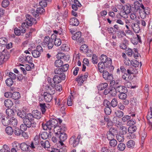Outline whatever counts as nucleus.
Instances as JSON below:
<instances>
[{
    "mask_svg": "<svg viewBox=\"0 0 152 152\" xmlns=\"http://www.w3.org/2000/svg\"><path fill=\"white\" fill-rule=\"evenodd\" d=\"M117 101L116 99L115 98L113 99L111 102V106L113 107H116L117 105Z\"/></svg>",
    "mask_w": 152,
    "mask_h": 152,
    "instance_id": "13d9d810",
    "label": "nucleus"
},
{
    "mask_svg": "<svg viewBox=\"0 0 152 152\" xmlns=\"http://www.w3.org/2000/svg\"><path fill=\"white\" fill-rule=\"evenodd\" d=\"M88 50L87 46L86 44H84L81 46L80 47V50L82 51L85 52L87 51Z\"/></svg>",
    "mask_w": 152,
    "mask_h": 152,
    "instance_id": "09e8293b",
    "label": "nucleus"
},
{
    "mask_svg": "<svg viewBox=\"0 0 152 152\" xmlns=\"http://www.w3.org/2000/svg\"><path fill=\"white\" fill-rule=\"evenodd\" d=\"M40 139V137L39 135H36L35 137L34 140L32 141L34 142L35 145H38Z\"/></svg>",
    "mask_w": 152,
    "mask_h": 152,
    "instance_id": "8fccbe9b",
    "label": "nucleus"
},
{
    "mask_svg": "<svg viewBox=\"0 0 152 152\" xmlns=\"http://www.w3.org/2000/svg\"><path fill=\"white\" fill-rule=\"evenodd\" d=\"M65 74L60 75H55L53 79V84L55 85L56 84L60 83L62 80H64L65 79Z\"/></svg>",
    "mask_w": 152,
    "mask_h": 152,
    "instance_id": "6e6552de",
    "label": "nucleus"
},
{
    "mask_svg": "<svg viewBox=\"0 0 152 152\" xmlns=\"http://www.w3.org/2000/svg\"><path fill=\"white\" fill-rule=\"evenodd\" d=\"M118 97L121 99H125L127 97V95L124 92L120 93L118 94Z\"/></svg>",
    "mask_w": 152,
    "mask_h": 152,
    "instance_id": "6e6d98bb",
    "label": "nucleus"
},
{
    "mask_svg": "<svg viewBox=\"0 0 152 152\" xmlns=\"http://www.w3.org/2000/svg\"><path fill=\"white\" fill-rule=\"evenodd\" d=\"M54 65L57 67H60L62 66L63 64V61L60 59L56 60L54 63Z\"/></svg>",
    "mask_w": 152,
    "mask_h": 152,
    "instance_id": "c85d7f7f",
    "label": "nucleus"
},
{
    "mask_svg": "<svg viewBox=\"0 0 152 152\" xmlns=\"http://www.w3.org/2000/svg\"><path fill=\"white\" fill-rule=\"evenodd\" d=\"M33 120L34 118H32L31 114L28 113L27 114L26 117L23 119V122L28 126V128H30L31 126L32 121Z\"/></svg>",
    "mask_w": 152,
    "mask_h": 152,
    "instance_id": "39448f33",
    "label": "nucleus"
},
{
    "mask_svg": "<svg viewBox=\"0 0 152 152\" xmlns=\"http://www.w3.org/2000/svg\"><path fill=\"white\" fill-rule=\"evenodd\" d=\"M69 22L71 25L74 26H77L79 23L78 20L75 18H71Z\"/></svg>",
    "mask_w": 152,
    "mask_h": 152,
    "instance_id": "b1692460",
    "label": "nucleus"
},
{
    "mask_svg": "<svg viewBox=\"0 0 152 152\" xmlns=\"http://www.w3.org/2000/svg\"><path fill=\"white\" fill-rule=\"evenodd\" d=\"M135 142L133 140H130L127 142L126 145L129 148H133Z\"/></svg>",
    "mask_w": 152,
    "mask_h": 152,
    "instance_id": "e433bc0d",
    "label": "nucleus"
},
{
    "mask_svg": "<svg viewBox=\"0 0 152 152\" xmlns=\"http://www.w3.org/2000/svg\"><path fill=\"white\" fill-rule=\"evenodd\" d=\"M6 133L9 135H12L14 131L12 128L10 126L7 127L5 129Z\"/></svg>",
    "mask_w": 152,
    "mask_h": 152,
    "instance_id": "473e14b6",
    "label": "nucleus"
},
{
    "mask_svg": "<svg viewBox=\"0 0 152 152\" xmlns=\"http://www.w3.org/2000/svg\"><path fill=\"white\" fill-rule=\"evenodd\" d=\"M109 140V145L111 147H114L116 145L117 141L113 139Z\"/></svg>",
    "mask_w": 152,
    "mask_h": 152,
    "instance_id": "79ce46f5",
    "label": "nucleus"
},
{
    "mask_svg": "<svg viewBox=\"0 0 152 152\" xmlns=\"http://www.w3.org/2000/svg\"><path fill=\"white\" fill-rule=\"evenodd\" d=\"M73 99V96H69L67 99V104L68 106H71L72 104V101Z\"/></svg>",
    "mask_w": 152,
    "mask_h": 152,
    "instance_id": "a18cd8bd",
    "label": "nucleus"
},
{
    "mask_svg": "<svg viewBox=\"0 0 152 152\" xmlns=\"http://www.w3.org/2000/svg\"><path fill=\"white\" fill-rule=\"evenodd\" d=\"M20 97V93L17 92H14L12 94V98L16 100L19 99Z\"/></svg>",
    "mask_w": 152,
    "mask_h": 152,
    "instance_id": "c9c22d12",
    "label": "nucleus"
},
{
    "mask_svg": "<svg viewBox=\"0 0 152 152\" xmlns=\"http://www.w3.org/2000/svg\"><path fill=\"white\" fill-rule=\"evenodd\" d=\"M125 145L123 143H119L118 146V149L121 151H123L125 149Z\"/></svg>",
    "mask_w": 152,
    "mask_h": 152,
    "instance_id": "ea45409f",
    "label": "nucleus"
},
{
    "mask_svg": "<svg viewBox=\"0 0 152 152\" xmlns=\"http://www.w3.org/2000/svg\"><path fill=\"white\" fill-rule=\"evenodd\" d=\"M6 114L8 116L11 117L14 115L15 113L14 110L11 109H8L6 110Z\"/></svg>",
    "mask_w": 152,
    "mask_h": 152,
    "instance_id": "58836bf2",
    "label": "nucleus"
},
{
    "mask_svg": "<svg viewBox=\"0 0 152 152\" xmlns=\"http://www.w3.org/2000/svg\"><path fill=\"white\" fill-rule=\"evenodd\" d=\"M79 142L76 139L75 136H72L69 139V143L72 145L74 147H76L78 144Z\"/></svg>",
    "mask_w": 152,
    "mask_h": 152,
    "instance_id": "f8f14e48",
    "label": "nucleus"
},
{
    "mask_svg": "<svg viewBox=\"0 0 152 152\" xmlns=\"http://www.w3.org/2000/svg\"><path fill=\"white\" fill-rule=\"evenodd\" d=\"M52 95L49 94L47 92H44L43 96L45 101L46 102H50L53 99Z\"/></svg>",
    "mask_w": 152,
    "mask_h": 152,
    "instance_id": "a211bd4d",
    "label": "nucleus"
},
{
    "mask_svg": "<svg viewBox=\"0 0 152 152\" xmlns=\"http://www.w3.org/2000/svg\"><path fill=\"white\" fill-rule=\"evenodd\" d=\"M62 123V120L60 119H56L52 118L45 124H42V127L44 130H50L54 132L60 130V128L62 127L60 125Z\"/></svg>",
    "mask_w": 152,
    "mask_h": 152,
    "instance_id": "f257e3e1",
    "label": "nucleus"
},
{
    "mask_svg": "<svg viewBox=\"0 0 152 152\" xmlns=\"http://www.w3.org/2000/svg\"><path fill=\"white\" fill-rule=\"evenodd\" d=\"M6 83L7 86H11L13 83V80L10 78L7 79L5 81Z\"/></svg>",
    "mask_w": 152,
    "mask_h": 152,
    "instance_id": "37998d69",
    "label": "nucleus"
},
{
    "mask_svg": "<svg viewBox=\"0 0 152 152\" xmlns=\"http://www.w3.org/2000/svg\"><path fill=\"white\" fill-rule=\"evenodd\" d=\"M137 129V127L135 126H131L129 127L128 132L133 133L135 132Z\"/></svg>",
    "mask_w": 152,
    "mask_h": 152,
    "instance_id": "5fc2aeb1",
    "label": "nucleus"
},
{
    "mask_svg": "<svg viewBox=\"0 0 152 152\" xmlns=\"http://www.w3.org/2000/svg\"><path fill=\"white\" fill-rule=\"evenodd\" d=\"M102 73L103 77L105 80L110 81L113 79V77L112 75L109 73L107 71L105 70Z\"/></svg>",
    "mask_w": 152,
    "mask_h": 152,
    "instance_id": "9b49d317",
    "label": "nucleus"
},
{
    "mask_svg": "<svg viewBox=\"0 0 152 152\" xmlns=\"http://www.w3.org/2000/svg\"><path fill=\"white\" fill-rule=\"evenodd\" d=\"M131 5L129 4H127L124 6L123 11L129 14L131 10Z\"/></svg>",
    "mask_w": 152,
    "mask_h": 152,
    "instance_id": "393cba45",
    "label": "nucleus"
},
{
    "mask_svg": "<svg viewBox=\"0 0 152 152\" xmlns=\"http://www.w3.org/2000/svg\"><path fill=\"white\" fill-rule=\"evenodd\" d=\"M10 124L14 127L16 126L18 124L17 119L14 117L10 119Z\"/></svg>",
    "mask_w": 152,
    "mask_h": 152,
    "instance_id": "7c9ffc66",
    "label": "nucleus"
},
{
    "mask_svg": "<svg viewBox=\"0 0 152 152\" xmlns=\"http://www.w3.org/2000/svg\"><path fill=\"white\" fill-rule=\"evenodd\" d=\"M131 27L134 31L136 33H138L140 31V29L139 25L136 24L135 23L132 24Z\"/></svg>",
    "mask_w": 152,
    "mask_h": 152,
    "instance_id": "4be33fe9",
    "label": "nucleus"
},
{
    "mask_svg": "<svg viewBox=\"0 0 152 152\" xmlns=\"http://www.w3.org/2000/svg\"><path fill=\"white\" fill-rule=\"evenodd\" d=\"M115 114L116 116L118 118L121 117L124 115V113L120 110L116 111L115 113Z\"/></svg>",
    "mask_w": 152,
    "mask_h": 152,
    "instance_id": "3c124183",
    "label": "nucleus"
},
{
    "mask_svg": "<svg viewBox=\"0 0 152 152\" xmlns=\"http://www.w3.org/2000/svg\"><path fill=\"white\" fill-rule=\"evenodd\" d=\"M52 132L49 130V133L44 132H42L41 134V137L44 140H45L48 138H50L51 137V132Z\"/></svg>",
    "mask_w": 152,
    "mask_h": 152,
    "instance_id": "6ab92c4d",
    "label": "nucleus"
},
{
    "mask_svg": "<svg viewBox=\"0 0 152 152\" xmlns=\"http://www.w3.org/2000/svg\"><path fill=\"white\" fill-rule=\"evenodd\" d=\"M70 56L68 55H64L62 56L61 58L65 61H67L70 58Z\"/></svg>",
    "mask_w": 152,
    "mask_h": 152,
    "instance_id": "338daca9",
    "label": "nucleus"
},
{
    "mask_svg": "<svg viewBox=\"0 0 152 152\" xmlns=\"http://www.w3.org/2000/svg\"><path fill=\"white\" fill-rule=\"evenodd\" d=\"M47 106L45 103H40L39 106L40 107V109L42 112V113H44L46 110V108H49L50 105L49 104H47Z\"/></svg>",
    "mask_w": 152,
    "mask_h": 152,
    "instance_id": "412c9836",
    "label": "nucleus"
},
{
    "mask_svg": "<svg viewBox=\"0 0 152 152\" xmlns=\"http://www.w3.org/2000/svg\"><path fill=\"white\" fill-rule=\"evenodd\" d=\"M28 126L25 124H21L20 126V130L22 132H24L27 129V127H28Z\"/></svg>",
    "mask_w": 152,
    "mask_h": 152,
    "instance_id": "4d7b16f0",
    "label": "nucleus"
},
{
    "mask_svg": "<svg viewBox=\"0 0 152 152\" xmlns=\"http://www.w3.org/2000/svg\"><path fill=\"white\" fill-rule=\"evenodd\" d=\"M26 58H25L26 59V62H27L29 63H31L32 61L31 59L32 57L29 55H25Z\"/></svg>",
    "mask_w": 152,
    "mask_h": 152,
    "instance_id": "bf43d9fd",
    "label": "nucleus"
},
{
    "mask_svg": "<svg viewBox=\"0 0 152 152\" xmlns=\"http://www.w3.org/2000/svg\"><path fill=\"white\" fill-rule=\"evenodd\" d=\"M126 137L128 139H134L135 138L136 136L133 133L129 132V133L128 134Z\"/></svg>",
    "mask_w": 152,
    "mask_h": 152,
    "instance_id": "c03bdc74",
    "label": "nucleus"
},
{
    "mask_svg": "<svg viewBox=\"0 0 152 152\" xmlns=\"http://www.w3.org/2000/svg\"><path fill=\"white\" fill-rule=\"evenodd\" d=\"M116 130L113 128H111L107 134V138L109 140L114 139V133Z\"/></svg>",
    "mask_w": 152,
    "mask_h": 152,
    "instance_id": "9d476101",
    "label": "nucleus"
},
{
    "mask_svg": "<svg viewBox=\"0 0 152 152\" xmlns=\"http://www.w3.org/2000/svg\"><path fill=\"white\" fill-rule=\"evenodd\" d=\"M18 115L21 118L24 119L26 116V112L23 110H19L17 113Z\"/></svg>",
    "mask_w": 152,
    "mask_h": 152,
    "instance_id": "2f4dec72",
    "label": "nucleus"
},
{
    "mask_svg": "<svg viewBox=\"0 0 152 152\" xmlns=\"http://www.w3.org/2000/svg\"><path fill=\"white\" fill-rule=\"evenodd\" d=\"M31 115L32 116V118H34L37 119H40L42 116L40 112L37 110H34Z\"/></svg>",
    "mask_w": 152,
    "mask_h": 152,
    "instance_id": "dca6fc26",
    "label": "nucleus"
},
{
    "mask_svg": "<svg viewBox=\"0 0 152 152\" xmlns=\"http://www.w3.org/2000/svg\"><path fill=\"white\" fill-rule=\"evenodd\" d=\"M61 48V50L63 51H68L69 50L68 46L66 44L62 45Z\"/></svg>",
    "mask_w": 152,
    "mask_h": 152,
    "instance_id": "e2e57ef3",
    "label": "nucleus"
},
{
    "mask_svg": "<svg viewBox=\"0 0 152 152\" xmlns=\"http://www.w3.org/2000/svg\"><path fill=\"white\" fill-rule=\"evenodd\" d=\"M10 58V54L7 50L4 49L2 53L0 52V65L6 61Z\"/></svg>",
    "mask_w": 152,
    "mask_h": 152,
    "instance_id": "7ed1b4c3",
    "label": "nucleus"
},
{
    "mask_svg": "<svg viewBox=\"0 0 152 152\" xmlns=\"http://www.w3.org/2000/svg\"><path fill=\"white\" fill-rule=\"evenodd\" d=\"M92 62L94 64H96L98 62V60L97 56L94 54H93L92 58Z\"/></svg>",
    "mask_w": 152,
    "mask_h": 152,
    "instance_id": "864d4df0",
    "label": "nucleus"
},
{
    "mask_svg": "<svg viewBox=\"0 0 152 152\" xmlns=\"http://www.w3.org/2000/svg\"><path fill=\"white\" fill-rule=\"evenodd\" d=\"M9 4V1L8 0H4L2 3V5L3 7H6Z\"/></svg>",
    "mask_w": 152,
    "mask_h": 152,
    "instance_id": "680f3d73",
    "label": "nucleus"
},
{
    "mask_svg": "<svg viewBox=\"0 0 152 152\" xmlns=\"http://www.w3.org/2000/svg\"><path fill=\"white\" fill-rule=\"evenodd\" d=\"M29 64H26L25 66L23 65H22L24 67H20V69L21 70V72L23 73L24 75H26L27 74L26 71V70L29 71L31 70V68L34 67V64L33 63H29Z\"/></svg>",
    "mask_w": 152,
    "mask_h": 152,
    "instance_id": "0eeeda50",
    "label": "nucleus"
},
{
    "mask_svg": "<svg viewBox=\"0 0 152 152\" xmlns=\"http://www.w3.org/2000/svg\"><path fill=\"white\" fill-rule=\"evenodd\" d=\"M109 58L106 55L102 54L100 57L99 59L101 61V62L104 63Z\"/></svg>",
    "mask_w": 152,
    "mask_h": 152,
    "instance_id": "de8ad7c7",
    "label": "nucleus"
},
{
    "mask_svg": "<svg viewBox=\"0 0 152 152\" xmlns=\"http://www.w3.org/2000/svg\"><path fill=\"white\" fill-rule=\"evenodd\" d=\"M54 35L53 34L50 38L48 36L45 37L44 39L43 43L45 45L47 46L49 49L52 48L53 46V39Z\"/></svg>",
    "mask_w": 152,
    "mask_h": 152,
    "instance_id": "f03ea898",
    "label": "nucleus"
},
{
    "mask_svg": "<svg viewBox=\"0 0 152 152\" xmlns=\"http://www.w3.org/2000/svg\"><path fill=\"white\" fill-rule=\"evenodd\" d=\"M7 149V145H4L3 146V148L0 150V152H8Z\"/></svg>",
    "mask_w": 152,
    "mask_h": 152,
    "instance_id": "774afa93",
    "label": "nucleus"
},
{
    "mask_svg": "<svg viewBox=\"0 0 152 152\" xmlns=\"http://www.w3.org/2000/svg\"><path fill=\"white\" fill-rule=\"evenodd\" d=\"M112 60L110 58H109L108 59H107V60H106L103 63L105 66L106 68H111L112 69H113L114 67L113 66H112Z\"/></svg>",
    "mask_w": 152,
    "mask_h": 152,
    "instance_id": "f3484780",
    "label": "nucleus"
},
{
    "mask_svg": "<svg viewBox=\"0 0 152 152\" xmlns=\"http://www.w3.org/2000/svg\"><path fill=\"white\" fill-rule=\"evenodd\" d=\"M43 51L42 47L40 45L37 46L36 49L33 50L31 52L33 56L35 58L39 57L41 53Z\"/></svg>",
    "mask_w": 152,
    "mask_h": 152,
    "instance_id": "423d86ee",
    "label": "nucleus"
},
{
    "mask_svg": "<svg viewBox=\"0 0 152 152\" xmlns=\"http://www.w3.org/2000/svg\"><path fill=\"white\" fill-rule=\"evenodd\" d=\"M4 104L6 107H10L13 105V103L11 100L7 99L4 101Z\"/></svg>",
    "mask_w": 152,
    "mask_h": 152,
    "instance_id": "c756f323",
    "label": "nucleus"
},
{
    "mask_svg": "<svg viewBox=\"0 0 152 152\" xmlns=\"http://www.w3.org/2000/svg\"><path fill=\"white\" fill-rule=\"evenodd\" d=\"M117 93V91L115 88H112L110 90L109 94L112 96H115Z\"/></svg>",
    "mask_w": 152,
    "mask_h": 152,
    "instance_id": "49530a36",
    "label": "nucleus"
},
{
    "mask_svg": "<svg viewBox=\"0 0 152 152\" xmlns=\"http://www.w3.org/2000/svg\"><path fill=\"white\" fill-rule=\"evenodd\" d=\"M40 144L41 146L45 148H49L50 147L49 142L47 140L45 141H41L40 142Z\"/></svg>",
    "mask_w": 152,
    "mask_h": 152,
    "instance_id": "5701e85b",
    "label": "nucleus"
},
{
    "mask_svg": "<svg viewBox=\"0 0 152 152\" xmlns=\"http://www.w3.org/2000/svg\"><path fill=\"white\" fill-rule=\"evenodd\" d=\"M66 130V128L62 126V127L60 128V130H58L55 132L56 135L60 134L59 136V138L60 140L61 141H64L67 138V136L66 134L64 132Z\"/></svg>",
    "mask_w": 152,
    "mask_h": 152,
    "instance_id": "20e7f679",
    "label": "nucleus"
},
{
    "mask_svg": "<svg viewBox=\"0 0 152 152\" xmlns=\"http://www.w3.org/2000/svg\"><path fill=\"white\" fill-rule=\"evenodd\" d=\"M81 32L79 31L75 34L72 36V38L73 39L76 40L78 42L80 43L83 40V39L81 38Z\"/></svg>",
    "mask_w": 152,
    "mask_h": 152,
    "instance_id": "1a4fd4ad",
    "label": "nucleus"
},
{
    "mask_svg": "<svg viewBox=\"0 0 152 152\" xmlns=\"http://www.w3.org/2000/svg\"><path fill=\"white\" fill-rule=\"evenodd\" d=\"M7 39L5 37L0 38V44L3 45H6L7 42Z\"/></svg>",
    "mask_w": 152,
    "mask_h": 152,
    "instance_id": "0e129e2a",
    "label": "nucleus"
},
{
    "mask_svg": "<svg viewBox=\"0 0 152 152\" xmlns=\"http://www.w3.org/2000/svg\"><path fill=\"white\" fill-rule=\"evenodd\" d=\"M28 144L25 143H23L20 144V147L22 151H26L28 150L29 148V146Z\"/></svg>",
    "mask_w": 152,
    "mask_h": 152,
    "instance_id": "cd10ccee",
    "label": "nucleus"
},
{
    "mask_svg": "<svg viewBox=\"0 0 152 152\" xmlns=\"http://www.w3.org/2000/svg\"><path fill=\"white\" fill-rule=\"evenodd\" d=\"M1 122L3 125L5 126L10 125V119H9L7 117L5 118L2 117L1 119Z\"/></svg>",
    "mask_w": 152,
    "mask_h": 152,
    "instance_id": "a878e982",
    "label": "nucleus"
},
{
    "mask_svg": "<svg viewBox=\"0 0 152 152\" xmlns=\"http://www.w3.org/2000/svg\"><path fill=\"white\" fill-rule=\"evenodd\" d=\"M128 14H129V13H127L125 11H123V12H122L120 14V15L121 17L126 19L128 18Z\"/></svg>",
    "mask_w": 152,
    "mask_h": 152,
    "instance_id": "69168bd1",
    "label": "nucleus"
},
{
    "mask_svg": "<svg viewBox=\"0 0 152 152\" xmlns=\"http://www.w3.org/2000/svg\"><path fill=\"white\" fill-rule=\"evenodd\" d=\"M104 121L107 122V126H111L113 125V123L109 118V116H104Z\"/></svg>",
    "mask_w": 152,
    "mask_h": 152,
    "instance_id": "72a5a7b5",
    "label": "nucleus"
},
{
    "mask_svg": "<svg viewBox=\"0 0 152 152\" xmlns=\"http://www.w3.org/2000/svg\"><path fill=\"white\" fill-rule=\"evenodd\" d=\"M116 89L117 92H119L120 93L126 92V88L123 86H116Z\"/></svg>",
    "mask_w": 152,
    "mask_h": 152,
    "instance_id": "aec40b11",
    "label": "nucleus"
},
{
    "mask_svg": "<svg viewBox=\"0 0 152 152\" xmlns=\"http://www.w3.org/2000/svg\"><path fill=\"white\" fill-rule=\"evenodd\" d=\"M25 22L27 23V26H31L33 23H36L35 20L28 15H27L26 18L25 20Z\"/></svg>",
    "mask_w": 152,
    "mask_h": 152,
    "instance_id": "ddd939ff",
    "label": "nucleus"
},
{
    "mask_svg": "<svg viewBox=\"0 0 152 152\" xmlns=\"http://www.w3.org/2000/svg\"><path fill=\"white\" fill-rule=\"evenodd\" d=\"M98 70L100 73H102L105 71L104 70L105 66L103 63L99 62L98 64Z\"/></svg>",
    "mask_w": 152,
    "mask_h": 152,
    "instance_id": "bb28decb",
    "label": "nucleus"
},
{
    "mask_svg": "<svg viewBox=\"0 0 152 152\" xmlns=\"http://www.w3.org/2000/svg\"><path fill=\"white\" fill-rule=\"evenodd\" d=\"M88 75V73L86 72L85 73V75H81L80 76H78L76 79V81H80L81 82L83 83L84 81L86 80Z\"/></svg>",
    "mask_w": 152,
    "mask_h": 152,
    "instance_id": "2eb2a0df",
    "label": "nucleus"
},
{
    "mask_svg": "<svg viewBox=\"0 0 152 152\" xmlns=\"http://www.w3.org/2000/svg\"><path fill=\"white\" fill-rule=\"evenodd\" d=\"M55 85L53 84V85L50 86H46L45 89L47 91V93L49 94L53 95L55 94V91L54 87H55Z\"/></svg>",
    "mask_w": 152,
    "mask_h": 152,
    "instance_id": "4468645a",
    "label": "nucleus"
},
{
    "mask_svg": "<svg viewBox=\"0 0 152 152\" xmlns=\"http://www.w3.org/2000/svg\"><path fill=\"white\" fill-rule=\"evenodd\" d=\"M55 36L54 35L53 41H54V44L55 45L57 46H59L61 43V40L59 38H56L55 37Z\"/></svg>",
    "mask_w": 152,
    "mask_h": 152,
    "instance_id": "f704fd0d",
    "label": "nucleus"
},
{
    "mask_svg": "<svg viewBox=\"0 0 152 152\" xmlns=\"http://www.w3.org/2000/svg\"><path fill=\"white\" fill-rule=\"evenodd\" d=\"M22 131L19 129L18 128H16L15 131H14V133L15 135L19 136H20L21 134Z\"/></svg>",
    "mask_w": 152,
    "mask_h": 152,
    "instance_id": "052dcab7",
    "label": "nucleus"
},
{
    "mask_svg": "<svg viewBox=\"0 0 152 152\" xmlns=\"http://www.w3.org/2000/svg\"><path fill=\"white\" fill-rule=\"evenodd\" d=\"M107 86V83H104L100 84L97 87L99 90H102L105 89Z\"/></svg>",
    "mask_w": 152,
    "mask_h": 152,
    "instance_id": "4c0bfd02",
    "label": "nucleus"
},
{
    "mask_svg": "<svg viewBox=\"0 0 152 152\" xmlns=\"http://www.w3.org/2000/svg\"><path fill=\"white\" fill-rule=\"evenodd\" d=\"M63 72L61 68H56L54 69V73L59 75L64 74L63 73Z\"/></svg>",
    "mask_w": 152,
    "mask_h": 152,
    "instance_id": "a19ab883",
    "label": "nucleus"
},
{
    "mask_svg": "<svg viewBox=\"0 0 152 152\" xmlns=\"http://www.w3.org/2000/svg\"><path fill=\"white\" fill-rule=\"evenodd\" d=\"M117 139L119 142H122L124 140V136L123 134H118L117 136Z\"/></svg>",
    "mask_w": 152,
    "mask_h": 152,
    "instance_id": "603ef678",
    "label": "nucleus"
}]
</instances>
